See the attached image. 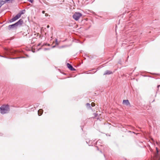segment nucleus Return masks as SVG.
<instances>
[{"label":"nucleus","mask_w":160,"mask_h":160,"mask_svg":"<svg viewBox=\"0 0 160 160\" xmlns=\"http://www.w3.org/2000/svg\"><path fill=\"white\" fill-rule=\"evenodd\" d=\"M9 110V106L8 105H3L0 108V112L3 114L8 113Z\"/></svg>","instance_id":"nucleus-1"},{"label":"nucleus","mask_w":160,"mask_h":160,"mask_svg":"<svg viewBox=\"0 0 160 160\" xmlns=\"http://www.w3.org/2000/svg\"><path fill=\"white\" fill-rule=\"evenodd\" d=\"M82 16V14L79 12H76L73 15V18L76 21L78 20Z\"/></svg>","instance_id":"nucleus-2"},{"label":"nucleus","mask_w":160,"mask_h":160,"mask_svg":"<svg viewBox=\"0 0 160 160\" xmlns=\"http://www.w3.org/2000/svg\"><path fill=\"white\" fill-rule=\"evenodd\" d=\"M20 14L19 13L17 14L15 17L12 18L10 20V22H12L17 20L21 17Z\"/></svg>","instance_id":"nucleus-3"},{"label":"nucleus","mask_w":160,"mask_h":160,"mask_svg":"<svg viewBox=\"0 0 160 160\" xmlns=\"http://www.w3.org/2000/svg\"><path fill=\"white\" fill-rule=\"evenodd\" d=\"M157 153L155 154L153 160H160V158L158 155V150L157 148H156Z\"/></svg>","instance_id":"nucleus-4"},{"label":"nucleus","mask_w":160,"mask_h":160,"mask_svg":"<svg viewBox=\"0 0 160 160\" xmlns=\"http://www.w3.org/2000/svg\"><path fill=\"white\" fill-rule=\"evenodd\" d=\"M67 67H68V68H69L71 71H74L75 70V69L73 68L72 66L69 64V63H68L67 65Z\"/></svg>","instance_id":"nucleus-5"},{"label":"nucleus","mask_w":160,"mask_h":160,"mask_svg":"<svg viewBox=\"0 0 160 160\" xmlns=\"http://www.w3.org/2000/svg\"><path fill=\"white\" fill-rule=\"evenodd\" d=\"M123 104L127 106L130 105V103L128 100H123Z\"/></svg>","instance_id":"nucleus-6"},{"label":"nucleus","mask_w":160,"mask_h":160,"mask_svg":"<svg viewBox=\"0 0 160 160\" xmlns=\"http://www.w3.org/2000/svg\"><path fill=\"white\" fill-rule=\"evenodd\" d=\"M16 26H17L16 23H15V24L12 25H9L8 27V29H10L11 28H13L14 27Z\"/></svg>","instance_id":"nucleus-7"},{"label":"nucleus","mask_w":160,"mask_h":160,"mask_svg":"<svg viewBox=\"0 0 160 160\" xmlns=\"http://www.w3.org/2000/svg\"><path fill=\"white\" fill-rule=\"evenodd\" d=\"M23 23V20L22 19H20L16 23L17 26L18 25H21Z\"/></svg>","instance_id":"nucleus-8"},{"label":"nucleus","mask_w":160,"mask_h":160,"mask_svg":"<svg viewBox=\"0 0 160 160\" xmlns=\"http://www.w3.org/2000/svg\"><path fill=\"white\" fill-rule=\"evenodd\" d=\"M43 112V110L42 109H40L38 111V115L39 116L41 115L42 114Z\"/></svg>","instance_id":"nucleus-9"},{"label":"nucleus","mask_w":160,"mask_h":160,"mask_svg":"<svg viewBox=\"0 0 160 160\" xmlns=\"http://www.w3.org/2000/svg\"><path fill=\"white\" fill-rule=\"evenodd\" d=\"M112 73V71L109 70H107L105 72L104 75L110 74Z\"/></svg>","instance_id":"nucleus-10"},{"label":"nucleus","mask_w":160,"mask_h":160,"mask_svg":"<svg viewBox=\"0 0 160 160\" xmlns=\"http://www.w3.org/2000/svg\"><path fill=\"white\" fill-rule=\"evenodd\" d=\"M5 3V2L2 0H0V8L2 6V5Z\"/></svg>","instance_id":"nucleus-11"},{"label":"nucleus","mask_w":160,"mask_h":160,"mask_svg":"<svg viewBox=\"0 0 160 160\" xmlns=\"http://www.w3.org/2000/svg\"><path fill=\"white\" fill-rule=\"evenodd\" d=\"M97 112L96 113H94L93 115L94 116L92 117L93 118H95L97 116L98 114L97 113Z\"/></svg>","instance_id":"nucleus-12"},{"label":"nucleus","mask_w":160,"mask_h":160,"mask_svg":"<svg viewBox=\"0 0 160 160\" xmlns=\"http://www.w3.org/2000/svg\"><path fill=\"white\" fill-rule=\"evenodd\" d=\"M25 11V10L24 11H21L20 12H19V14H20V16H21V15H22V14H23L24 13V12Z\"/></svg>","instance_id":"nucleus-13"},{"label":"nucleus","mask_w":160,"mask_h":160,"mask_svg":"<svg viewBox=\"0 0 160 160\" xmlns=\"http://www.w3.org/2000/svg\"><path fill=\"white\" fill-rule=\"evenodd\" d=\"M86 105L87 107H89L91 108L90 106V104L89 103H87L86 104Z\"/></svg>","instance_id":"nucleus-14"},{"label":"nucleus","mask_w":160,"mask_h":160,"mask_svg":"<svg viewBox=\"0 0 160 160\" xmlns=\"http://www.w3.org/2000/svg\"><path fill=\"white\" fill-rule=\"evenodd\" d=\"M91 106L92 107H94L95 106V103L94 102H92L91 103Z\"/></svg>","instance_id":"nucleus-15"},{"label":"nucleus","mask_w":160,"mask_h":160,"mask_svg":"<svg viewBox=\"0 0 160 160\" xmlns=\"http://www.w3.org/2000/svg\"><path fill=\"white\" fill-rule=\"evenodd\" d=\"M29 1L32 3L33 2V0H28Z\"/></svg>","instance_id":"nucleus-16"},{"label":"nucleus","mask_w":160,"mask_h":160,"mask_svg":"<svg viewBox=\"0 0 160 160\" xmlns=\"http://www.w3.org/2000/svg\"><path fill=\"white\" fill-rule=\"evenodd\" d=\"M48 16V14H47V13H45V16L46 17H47V16Z\"/></svg>","instance_id":"nucleus-17"},{"label":"nucleus","mask_w":160,"mask_h":160,"mask_svg":"<svg viewBox=\"0 0 160 160\" xmlns=\"http://www.w3.org/2000/svg\"><path fill=\"white\" fill-rule=\"evenodd\" d=\"M45 11H42V13H45Z\"/></svg>","instance_id":"nucleus-18"},{"label":"nucleus","mask_w":160,"mask_h":160,"mask_svg":"<svg viewBox=\"0 0 160 160\" xmlns=\"http://www.w3.org/2000/svg\"><path fill=\"white\" fill-rule=\"evenodd\" d=\"M49 25H48L47 26V28H49Z\"/></svg>","instance_id":"nucleus-19"},{"label":"nucleus","mask_w":160,"mask_h":160,"mask_svg":"<svg viewBox=\"0 0 160 160\" xmlns=\"http://www.w3.org/2000/svg\"><path fill=\"white\" fill-rule=\"evenodd\" d=\"M159 86H160V85H158V88H159Z\"/></svg>","instance_id":"nucleus-20"}]
</instances>
